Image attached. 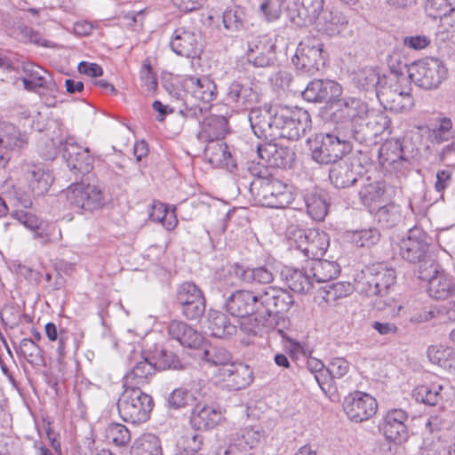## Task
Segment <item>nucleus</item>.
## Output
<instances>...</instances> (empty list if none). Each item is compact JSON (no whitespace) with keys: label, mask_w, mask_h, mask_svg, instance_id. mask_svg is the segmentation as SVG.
<instances>
[{"label":"nucleus","mask_w":455,"mask_h":455,"mask_svg":"<svg viewBox=\"0 0 455 455\" xmlns=\"http://www.w3.org/2000/svg\"><path fill=\"white\" fill-rule=\"evenodd\" d=\"M248 120L254 135L267 141L281 138L298 140L311 129L307 110L281 105L251 108Z\"/></svg>","instance_id":"f257e3e1"},{"label":"nucleus","mask_w":455,"mask_h":455,"mask_svg":"<svg viewBox=\"0 0 455 455\" xmlns=\"http://www.w3.org/2000/svg\"><path fill=\"white\" fill-rule=\"evenodd\" d=\"M359 143L366 140L362 130L354 127H336L331 132L315 133L307 139L312 159L320 164H334L352 150L351 140Z\"/></svg>","instance_id":"f03ea898"},{"label":"nucleus","mask_w":455,"mask_h":455,"mask_svg":"<svg viewBox=\"0 0 455 455\" xmlns=\"http://www.w3.org/2000/svg\"><path fill=\"white\" fill-rule=\"evenodd\" d=\"M259 167H250L249 171L256 176L251 181L250 190L258 201L266 207L284 208L294 200L292 187L272 176L262 175V172H256Z\"/></svg>","instance_id":"7ed1b4c3"},{"label":"nucleus","mask_w":455,"mask_h":455,"mask_svg":"<svg viewBox=\"0 0 455 455\" xmlns=\"http://www.w3.org/2000/svg\"><path fill=\"white\" fill-rule=\"evenodd\" d=\"M186 93L200 101L198 104H189L185 100L183 108L179 113L186 119L200 120L210 110L211 101L217 96V88L214 82L206 76H188L180 81Z\"/></svg>","instance_id":"20e7f679"},{"label":"nucleus","mask_w":455,"mask_h":455,"mask_svg":"<svg viewBox=\"0 0 455 455\" xmlns=\"http://www.w3.org/2000/svg\"><path fill=\"white\" fill-rule=\"evenodd\" d=\"M116 405L123 420L132 424H140L149 419L154 407V401L141 388L124 387V391Z\"/></svg>","instance_id":"39448f33"},{"label":"nucleus","mask_w":455,"mask_h":455,"mask_svg":"<svg viewBox=\"0 0 455 455\" xmlns=\"http://www.w3.org/2000/svg\"><path fill=\"white\" fill-rule=\"evenodd\" d=\"M396 281L395 269L382 264L365 267L355 279V289L366 296H386Z\"/></svg>","instance_id":"423d86ee"},{"label":"nucleus","mask_w":455,"mask_h":455,"mask_svg":"<svg viewBox=\"0 0 455 455\" xmlns=\"http://www.w3.org/2000/svg\"><path fill=\"white\" fill-rule=\"evenodd\" d=\"M65 195L70 206L82 212H92L101 209L106 204L100 187L85 180L72 183L65 190Z\"/></svg>","instance_id":"0eeeda50"},{"label":"nucleus","mask_w":455,"mask_h":455,"mask_svg":"<svg viewBox=\"0 0 455 455\" xmlns=\"http://www.w3.org/2000/svg\"><path fill=\"white\" fill-rule=\"evenodd\" d=\"M447 69L435 58H427L413 64L410 68V78L419 87L433 90L439 87L446 78Z\"/></svg>","instance_id":"6e6552de"},{"label":"nucleus","mask_w":455,"mask_h":455,"mask_svg":"<svg viewBox=\"0 0 455 455\" xmlns=\"http://www.w3.org/2000/svg\"><path fill=\"white\" fill-rule=\"evenodd\" d=\"M155 357L147 351L133 350L129 357L133 366L125 374L123 387L141 388L149 383L156 371Z\"/></svg>","instance_id":"1a4fd4ad"},{"label":"nucleus","mask_w":455,"mask_h":455,"mask_svg":"<svg viewBox=\"0 0 455 455\" xmlns=\"http://www.w3.org/2000/svg\"><path fill=\"white\" fill-rule=\"evenodd\" d=\"M176 303L188 320H198L205 312V299L201 289L192 282L181 283L176 291Z\"/></svg>","instance_id":"9d476101"},{"label":"nucleus","mask_w":455,"mask_h":455,"mask_svg":"<svg viewBox=\"0 0 455 455\" xmlns=\"http://www.w3.org/2000/svg\"><path fill=\"white\" fill-rule=\"evenodd\" d=\"M261 291L236 290L226 299V310L235 317L257 315L261 318Z\"/></svg>","instance_id":"9b49d317"},{"label":"nucleus","mask_w":455,"mask_h":455,"mask_svg":"<svg viewBox=\"0 0 455 455\" xmlns=\"http://www.w3.org/2000/svg\"><path fill=\"white\" fill-rule=\"evenodd\" d=\"M323 47V44L316 40L301 42L292 58V63L301 73L315 75L325 65Z\"/></svg>","instance_id":"f8f14e48"},{"label":"nucleus","mask_w":455,"mask_h":455,"mask_svg":"<svg viewBox=\"0 0 455 455\" xmlns=\"http://www.w3.org/2000/svg\"><path fill=\"white\" fill-rule=\"evenodd\" d=\"M59 150L75 174L84 175L89 173L93 168V157L90 154L89 148L80 146L74 137L61 140Z\"/></svg>","instance_id":"ddd939ff"},{"label":"nucleus","mask_w":455,"mask_h":455,"mask_svg":"<svg viewBox=\"0 0 455 455\" xmlns=\"http://www.w3.org/2000/svg\"><path fill=\"white\" fill-rule=\"evenodd\" d=\"M292 239L296 249L309 260L323 257L330 244L328 235L315 228L298 229L293 233Z\"/></svg>","instance_id":"4468645a"},{"label":"nucleus","mask_w":455,"mask_h":455,"mask_svg":"<svg viewBox=\"0 0 455 455\" xmlns=\"http://www.w3.org/2000/svg\"><path fill=\"white\" fill-rule=\"evenodd\" d=\"M429 237L420 228H411L406 237L399 243V254L410 263H419L426 259L429 251Z\"/></svg>","instance_id":"2eb2a0df"},{"label":"nucleus","mask_w":455,"mask_h":455,"mask_svg":"<svg viewBox=\"0 0 455 455\" xmlns=\"http://www.w3.org/2000/svg\"><path fill=\"white\" fill-rule=\"evenodd\" d=\"M170 46L177 55L194 59L203 52V36L194 28L180 27L172 33Z\"/></svg>","instance_id":"dca6fc26"},{"label":"nucleus","mask_w":455,"mask_h":455,"mask_svg":"<svg viewBox=\"0 0 455 455\" xmlns=\"http://www.w3.org/2000/svg\"><path fill=\"white\" fill-rule=\"evenodd\" d=\"M20 172L28 190L36 196L45 195L53 182L51 172L40 164L23 163L20 165Z\"/></svg>","instance_id":"f3484780"},{"label":"nucleus","mask_w":455,"mask_h":455,"mask_svg":"<svg viewBox=\"0 0 455 455\" xmlns=\"http://www.w3.org/2000/svg\"><path fill=\"white\" fill-rule=\"evenodd\" d=\"M343 409L350 420L362 422L375 415L378 403L369 394L355 391L345 397Z\"/></svg>","instance_id":"a211bd4d"},{"label":"nucleus","mask_w":455,"mask_h":455,"mask_svg":"<svg viewBox=\"0 0 455 455\" xmlns=\"http://www.w3.org/2000/svg\"><path fill=\"white\" fill-rule=\"evenodd\" d=\"M261 318L283 314L294 303L292 295L283 288L267 286L261 290Z\"/></svg>","instance_id":"6ab92c4d"},{"label":"nucleus","mask_w":455,"mask_h":455,"mask_svg":"<svg viewBox=\"0 0 455 455\" xmlns=\"http://www.w3.org/2000/svg\"><path fill=\"white\" fill-rule=\"evenodd\" d=\"M227 100L236 111H245L260 101V93L251 83L233 81L228 88Z\"/></svg>","instance_id":"aec40b11"},{"label":"nucleus","mask_w":455,"mask_h":455,"mask_svg":"<svg viewBox=\"0 0 455 455\" xmlns=\"http://www.w3.org/2000/svg\"><path fill=\"white\" fill-rule=\"evenodd\" d=\"M247 59L255 67L271 66L275 59V43L267 36L252 37L248 41Z\"/></svg>","instance_id":"412c9836"},{"label":"nucleus","mask_w":455,"mask_h":455,"mask_svg":"<svg viewBox=\"0 0 455 455\" xmlns=\"http://www.w3.org/2000/svg\"><path fill=\"white\" fill-rule=\"evenodd\" d=\"M28 138L12 124H0V164L5 166L10 160V152L25 147Z\"/></svg>","instance_id":"4be33fe9"},{"label":"nucleus","mask_w":455,"mask_h":455,"mask_svg":"<svg viewBox=\"0 0 455 455\" xmlns=\"http://www.w3.org/2000/svg\"><path fill=\"white\" fill-rule=\"evenodd\" d=\"M433 267V275L429 277L421 275L423 279H427V292L430 297L435 299H451L453 304L455 299V281L452 280L443 270H438L437 267Z\"/></svg>","instance_id":"5701e85b"},{"label":"nucleus","mask_w":455,"mask_h":455,"mask_svg":"<svg viewBox=\"0 0 455 455\" xmlns=\"http://www.w3.org/2000/svg\"><path fill=\"white\" fill-rule=\"evenodd\" d=\"M377 97L386 109L393 112L408 110L413 104L411 93L403 92L397 84L384 85L377 91Z\"/></svg>","instance_id":"b1692460"},{"label":"nucleus","mask_w":455,"mask_h":455,"mask_svg":"<svg viewBox=\"0 0 455 455\" xmlns=\"http://www.w3.org/2000/svg\"><path fill=\"white\" fill-rule=\"evenodd\" d=\"M408 414L402 409L389 410L384 417L380 429L385 437L395 443H402L406 440L408 433L405 421Z\"/></svg>","instance_id":"393cba45"},{"label":"nucleus","mask_w":455,"mask_h":455,"mask_svg":"<svg viewBox=\"0 0 455 455\" xmlns=\"http://www.w3.org/2000/svg\"><path fill=\"white\" fill-rule=\"evenodd\" d=\"M257 152L259 157L264 161L263 164L272 167H291L294 160L293 151L287 147L278 146L272 141L258 145Z\"/></svg>","instance_id":"a878e982"},{"label":"nucleus","mask_w":455,"mask_h":455,"mask_svg":"<svg viewBox=\"0 0 455 455\" xmlns=\"http://www.w3.org/2000/svg\"><path fill=\"white\" fill-rule=\"evenodd\" d=\"M225 420L220 407L197 403L191 412L190 423L198 430L213 429Z\"/></svg>","instance_id":"bb28decb"},{"label":"nucleus","mask_w":455,"mask_h":455,"mask_svg":"<svg viewBox=\"0 0 455 455\" xmlns=\"http://www.w3.org/2000/svg\"><path fill=\"white\" fill-rule=\"evenodd\" d=\"M335 106L334 116L337 119H343L346 127H353L352 122L355 118H363L368 113L367 104L354 97L339 99Z\"/></svg>","instance_id":"cd10ccee"},{"label":"nucleus","mask_w":455,"mask_h":455,"mask_svg":"<svg viewBox=\"0 0 455 455\" xmlns=\"http://www.w3.org/2000/svg\"><path fill=\"white\" fill-rule=\"evenodd\" d=\"M340 92L339 84L334 81L314 80L302 92V97L308 102L331 101L339 96Z\"/></svg>","instance_id":"c85d7f7f"},{"label":"nucleus","mask_w":455,"mask_h":455,"mask_svg":"<svg viewBox=\"0 0 455 455\" xmlns=\"http://www.w3.org/2000/svg\"><path fill=\"white\" fill-rule=\"evenodd\" d=\"M363 167L357 160L342 162L330 170L331 182L338 188H345L354 185L362 173Z\"/></svg>","instance_id":"c756f323"},{"label":"nucleus","mask_w":455,"mask_h":455,"mask_svg":"<svg viewBox=\"0 0 455 455\" xmlns=\"http://www.w3.org/2000/svg\"><path fill=\"white\" fill-rule=\"evenodd\" d=\"M220 377L227 381L232 389L240 390L252 382L253 372L247 364L232 362L228 367L223 368Z\"/></svg>","instance_id":"7c9ffc66"},{"label":"nucleus","mask_w":455,"mask_h":455,"mask_svg":"<svg viewBox=\"0 0 455 455\" xmlns=\"http://www.w3.org/2000/svg\"><path fill=\"white\" fill-rule=\"evenodd\" d=\"M379 161L387 170L400 171L408 163L403 156V147L399 140H387L379 150Z\"/></svg>","instance_id":"2f4dec72"},{"label":"nucleus","mask_w":455,"mask_h":455,"mask_svg":"<svg viewBox=\"0 0 455 455\" xmlns=\"http://www.w3.org/2000/svg\"><path fill=\"white\" fill-rule=\"evenodd\" d=\"M167 332L171 339L177 340L181 346L190 348L200 347L204 339L196 330L179 320L170 322Z\"/></svg>","instance_id":"473e14b6"},{"label":"nucleus","mask_w":455,"mask_h":455,"mask_svg":"<svg viewBox=\"0 0 455 455\" xmlns=\"http://www.w3.org/2000/svg\"><path fill=\"white\" fill-rule=\"evenodd\" d=\"M228 132V120L222 116H210L204 118L197 134L203 142L219 141Z\"/></svg>","instance_id":"72a5a7b5"},{"label":"nucleus","mask_w":455,"mask_h":455,"mask_svg":"<svg viewBox=\"0 0 455 455\" xmlns=\"http://www.w3.org/2000/svg\"><path fill=\"white\" fill-rule=\"evenodd\" d=\"M307 274L315 283H330L339 274V266L334 261L323 260L321 258L310 259L306 264Z\"/></svg>","instance_id":"f704fd0d"},{"label":"nucleus","mask_w":455,"mask_h":455,"mask_svg":"<svg viewBox=\"0 0 455 455\" xmlns=\"http://www.w3.org/2000/svg\"><path fill=\"white\" fill-rule=\"evenodd\" d=\"M204 157L214 167L230 169L235 166L228 146L221 140L208 142Z\"/></svg>","instance_id":"c9c22d12"},{"label":"nucleus","mask_w":455,"mask_h":455,"mask_svg":"<svg viewBox=\"0 0 455 455\" xmlns=\"http://www.w3.org/2000/svg\"><path fill=\"white\" fill-rule=\"evenodd\" d=\"M315 22L321 31L332 36L339 34L345 28L347 20L340 11L326 9L323 11Z\"/></svg>","instance_id":"e433bc0d"},{"label":"nucleus","mask_w":455,"mask_h":455,"mask_svg":"<svg viewBox=\"0 0 455 455\" xmlns=\"http://www.w3.org/2000/svg\"><path fill=\"white\" fill-rule=\"evenodd\" d=\"M208 322V329L213 337L228 339L237 331L236 325L232 323L227 315L220 311L210 310Z\"/></svg>","instance_id":"4c0bfd02"},{"label":"nucleus","mask_w":455,"mask_h":455,"mask_svg":"<svg viewBox=\"0 0 455 455\" xmlns=\"http://www.w3.org/2000/svg\"><path fill=\"white\" fill-rule=\"evenodd\" d=\"M353 82L359 89L374 92L377 95V91L384 86L383 84H386V77H380L376 68L365 67L355 73Z\"/></svg>","instance_id":"58836bf2"},{"label":"nucleus","mask_w":455,"mask_h":455,"mask_svg":"<svg viewBox=\"0 0 455 455\" xmlns=\"http://www.w3.org/2000/svg\"><path fill=\"white\" fill-rule=\"evenodd\" d=\"M283 275L289 288L295 292H307L313 286L311 275L307 274L306 266L302 270L297 268H287L283 271Z\"/></svg>","instance_id":"ea45409f"},{"label":"nucleus","mask_w":455,"mask_h":455,"mask_svg":"<svg viewBox=\"0 0 455 455\" xmlns=\"http://www.w3.org/2000/svg\"><path fill=\"white\" fill-rule=\"evenodd\" d=\"M22 71L25 76L43 85L44 90H46L52 97H55L58 86L46 70L33 63H24Z\"/></svg>","instance_id":"a19ab883"},{"label":"nucleus","mask_w":455,"mask_h":455,"mask_svg":"<svg viewBox=\"0 0 455 455\" xmlns=\"http://www.w3.org/2000/svg\"><path fill=\"white\" fill-rule=\"evenodd\" d=\"M265 437V432L261 427H243L235 434L234 445L247 451L257 447Z\"/></svg>","instance_id":"79ce46f5"},{"label":"nucleus","mask_w":455,"mask_h":455,"mask_svg":"<svg viewBox=\"0 0 455 455\" xmlns=\"http://www.w3.org/2000/svg\"><path fill=\"white\" fill-rule=\"evenodd\" d=\"M201 359L210 365L218 368L219 376L223 368L228 367L233 362L232 354L226 348L210 346L201 355Z\"/></svg>","instance_id":"37998d69"},{"label":"nucleus","mask_w":455,"mask_h":455,"mask_svg":"<svg viewBox=\"0 0 455 455\" xmlns=\"http://www.w3.org/2000/svg\"><path fill=\"white\" fill-rule=\"evenodd\" d=\"M131 455H163L159 438L153 434L142 435L134 441Z\"/></svg>","instance_id":"c03bdc74"},{"label":"nucleus","mask_w":455,"mask_h":455,"mask_svg":"<svg viewBox=\"0 0 455 455\" xmlns=\"http://www.w3.org/2000/svg\"><path fill=\"white\" fill-rule=\"evenodd\" d=\"M427 356L430 362L443 369L455 368V350L452 347L435 345L427 349Z\"/></svg>","instance_id":"a18cd8bd"},{"label":"nucleus","mask_w":455,"mask_h":455,"mask_svg":"<svg viewBox=\"0 0 455 455\" xmlns=\"http://www.w3.org/2000/svg\"><path fill=\"white\" fill-rule=\"evenodd\" d=\"M304 202L310 217L317 221L324 219L328 212L325 196L317 192H309L304 196Z\"/></svg>","instance_id":"49530a36"},{"label":"nucleus","mask_w":455,"mask_h":455,"mask_svg":"<svg viewBox=\"0 0 455 455\" xmlns=\"http://www.w3.org/2000/svg\"><path fill=\"white\" fill-rule=\"evenodd\" d=\"M443 387L442 385L433 383L431 385H422L413 390V396L419 403L429 406L437 405L443 398Z\"/></svg>","instance_id":"de8ad7c7"},{"label":"nucleus","mask_w":455,"mask_h":455,"mask_svg":"<svg viewBox=\"0 0 455 455\" xmlns=\"http://www.w3.org/2000/svg\"><path fill=\"white\" fill-rule=\"evenodd\" d=\"M33 238L43 244L57 243L61 240L60 228L53 222L41 220L33 232Z\"/></svg>","instance_id":"09e8293b"},{"label":"nucleus","mask_w":455,"mask_h":455,"mask_svg":"<svg viewBox=\"0 0 455 455\" xmlns=\"http://www.w3.org/2000/svg\"><path fill=\"white\" fill-rule=\"evenodd\" d=\"M428 136L435 144H442L455 138L453 124L451 118L443 116L437 119V124L429 130Z\"/></svg>","instance_id":"8fccbe9b"},{"label":"nucleus","mask_w":455,"mask_h":455,"mask_svg":"<svg viewBox=\"0 0 455 455\" xmlns=\"http://www.w3.org/2000/svg\"><path fill=\"white\" fill-rule=\"evenodd\" d=\"M245 9L239 5L228 7L222 15V21L226 29L230 31H239L244 27Z\"/></svg>","instance_id":"3c124183"},{"label":"nucleus","mask_w":455,"mask_h":455,"mask_svg":"<svg viewBox=\"0 0 455 455\" xmlns=\"http://www.w3.org/2000/svg\"><path fill=\"white\" fill-rule=\"evenodd\" d=\"M299 17L304 23H314L323 10V0H298Z\"/></svg>","instance_id":"603ef678"},{"label":"nucleus","mask_w":455,"mask_h":455,"mask_svg":"<svg viewBox=\"0 0 455 455\" xmlns=\"http://www.w3.org/2000/svg\"><path fill=\"white\" fill-rule=\"evenodd\" d=\"M149 219L155 222H161L167 230L173 229L178 220L174 212H169L166 205L160 202H154L149 212Z\"/></svg>","instance_id":"864d4df0"},{"label":"nucleus","mask_w":455,"mask_h":455,"mask_svg":"<svg viewBox=\"0 0 455 455\" xmlns=\"http://www.w3.org/2000/svg\"><path fill=\"white\" fill-rule=\"evenodd\" d=\"M20 354L31 365H42L44 359L40 347L31 339H22L20 342Z\"/></svg>","instance_id":"5fc2aeb1"},{"label":"nucleus","mask_w":455,"mask_h":455,"mask_svg":"<svg viewBox=\"0 0 455 455\" xmlns=\"http://www.w3.org/2000/svg\"><path fill=\"white\" fill-rule=\"evenodd\" d=\"M400 218L398 206L394 204L379 207L375 213V219L379 224L386 228L395 226Z\"/></svg>","instance_id":"6e6d98bb"},{"label":"nucleus","mask_w":455,"mask_h":455,"mask_svg":"<svg viewBox=\"0 0 455 455\" xmlns=\"http://www.w3.org/2000/svg\"><path fill=\"white\" fill-rule=\"evenodd\" d=\"M151 356H156V370H183L185 368L179 356L172 351L162 349Z\"/></svg>","instance_id":"4d7b16f0"},{"label":"nucleus","mask_w":455,"mask_h":455,"mask_svg":"<svg viewBox=\"0 0 455 455\" xmlns=\"http://www.w3.org/2000/svg\"><path fill=\"white\" fill-rule=\"evenodd\" d=\"M455 11V0H427L426 12L433 19H443Z\"/></svg>","instance_id":"13d9d810"},{"label":"nucleus","mask_w":455,"mask_h":455,"mask_svg":"<svg viewBox=\"0 0 455 455\" xmlns=\"http://www.w3.org/2000/svg\"><path fill=\"white\" fill-rule=\"evenodd\" d=\"M105 435L108 441L116 446H124L131 441V434L128 428L119 423H111L105 429Z\"/></svg>","instance_id":"bf43d9fd"},{"label":"nucleus","mask_w":455,"mask_h":455,"mask_svg":"<svg viewBox=\"0 0 455 455\" xmlns=\"http://www.w3.org/2000/svg\"><path fill=\"white\" fill-rule=\"evenodd\" d=\"M323 299L326 302H334L339 299L348 296L353 291V286L350 283L336 282L327 283L323 287Z\"/></svg>","instance_id":"052dcab7"},{"label":"nucleus","mask_w":455,"mask_h":455,"mask_svg":"<svg viewBox=\"0 0 455 455\" xmlns=\"http://www.w3.org/2000/svg\"><path fill=\"white\" fill-rule=\"evenodd\" d=\"M385 192L381 182H371L364 185L359 191L361 202L367 207L378 202Z\"/></svg>","instance_id":"680f3d73"},{"label":"nucleus","mask_w":455,"mask_h":455,"mask_svg":"<svg viewBox=\"0 0 455 455\" xmlns=\"http://www.w3.org/2000/svg\"><path fill=\"white\" fill-rule=\"evenodd\" d=\"M380 239V233L377 228H368L354 231L351 236L352 242L357 247H371Z\"/></svg>","instance_id":"e2e57ef3"},{"label":"nucleus","mask_w":455,"mask_h":455,"mask_svg":"<svg viewBox=\"0 0 455 455\" xmlns=\"http://www.w3.org/2000/svg\"><path fill=\"white\" fill-rule=\"evenodd\" d=\"M241 275L248 283L268 284L274 280L273 273L265 267L243 270Z\"/></svg>","instance_id":"0e129e2a"},{"label":"nucleus","mask_w":455,"mask_h":455,"mask_svg":"<svg viewBox=\"0 0 455 455\" xmlns=\"http://www.w3.org/2000/svg\"><path fill=\"white\" fill-rule=\"evenodd\" d=\"M11 217L16 220L20 224L23 225L32 233L37 228L38 224L42 220L36 215L22 210H16L12 212Z\"/></svg>","instance_id":"69168bd1"},{"label":"nucleus","mask_w":455,"mask_h":455,"mask_svg":"<svg viewBox=\"0 0 455 455\" xmlns=\"http://www.w3.org/2000/svg\"><path fill=\"white\" fill-rule=\"evenodd\" d=\"M349 363L344 357H335L330 362L326 371L331 378L340 379L349 371Z\"/></svg>","instance_id":"338daca9"},{"label":"nucleus","mask_w":455,"mask_h":455,"mask_svg":"<svg viewBox=\"0 0 455 455\" xmlns=\"http://www.w3.org/2000/svg\"><path fill=\"white\" fill-rule=\"evenodd\" d=\"M283 4L276 0H266L260 5V10L268 21L275 20L280 17Z\"/></svg>","instance_id":"774afa93"}]
</instances>
